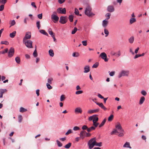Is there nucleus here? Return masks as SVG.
Masks as SVG:
<instances>
[{
  "instance_id": "1",
  "label": "nucleus",
  "mask_w": 149,
  "mask_h": 149,
  "mask_svg": "<svg viewBox=\"0 0 149 149\" xmlns=\"http://www.w3.org/2000/svg\"><path fill=\"white\" fill-rule=\"evenodd\" d=\"M115 127L117 130H118V131L120 132L118 134V136L119 137H122L124 136V131L120 123H118L116 125Z\"/></svg>"
},
{
  "instance_id": "2",
  "label": "nucleus",
  "mask_w": 149,
  "mask_h": 149,
  "mask_svg": "<svg viewBox=\"0 0 149 149\" xmlns=\"http://www.w3.org/2000/svg\"><path fill=\"white\" fill-rule=\"evenodd\" d=\"M96 138H93L91 139L88 142V145L90 149H92L94 146H95L96 143Z\"/></svg>"
},
{
  "instance_id": "3",
  "label": "nucleus",
  "mask_w": 149,
  "mask_h": 149,
  "mask_svg": "<svg viewBox=\"0 0 149 149\" xmlns=\"http://www.w3.org/2000/svg\"><path fill=\"white\" fill-rule=\"evenodd\" d=\"M92 8L89 6H87L85 11V13L86 15L89 17H91L94 15V14L92 13Z\"/></svg>"
},
{
  "instance_id": "4",
  "label": "nucleus",
  "mask_w": 149,
  "mask_h": 149,
  "mask_svg": "<svg viewBox=\"0 0 149 149\" xmlns=\"http://www.w3.org/2000/svg\"><path fill=\"white\" fill-rule=\"evenodd\" d=\"M129 74V71L128 70H123L119 73L118 77L120 78L122 77H128Z\"/></svg>"
},
{
  "instance_id": "5",
  "label": "nucleus",
  "mask_w": 149,
  "mask_h": 149,
  "mask_svg": "<svg viewBox=\"0 0 149 149\" xmlns=\"http://www.w3.org/2000/svg\"><path fill=\"white\" fill-rule=\"evenodd\" d=\"M25 45L28 48H33L32 46V42L31 40H27L25 42H23Z\"/></svg>"
},
{
  "instance_id": "6",
  "label": "nucleus",
  "mask_w": 149,
  "mask_h": 149,
  "mask_svg": "<svg viewBox=\"0 0 149 149\" xmlns=\"http://www.w3.org/2000/svg\"><path fill=\"white\" fill-rule=\"evenodd\" d=\"M15 53L14 49L11 47L9 49L8 54V56L10 58L12 57L14 55Z\"/></svg>"
},
{
  "instance_id": "7",
  "label": "nucleus",
  "mask_w": 149,
  "mask_h": 149,
  "mask_svg": "<svg viewBox=\"0 0 149 149\" xmlns=\"http://www.w3.org/2000/svg\"><path fill=\"white\" fill-rule=\"evenodd\" d=\"M68 19L67 17L61 16L60 17L59 22L62 24L65 23L67 21Z\"/></svg>"
},
{
  "instance_id": "8",
  "label": "nucleus",
  "mask_w": 149,
  "mask_h": 149,
  "mask_svg": "<svg viewBox=\"0 0 149 149\" xmlns=\"http://www.w3.org/2000/svg\"><path fill=\"white\" fill-rule=\"evenodd\" d=\"M31 32H28L26 33V35L23 39V42H25L27 40V39H29L31 38Z\"/></svg>"
},
{
  "instance_id": "9",
  "label": "nucleus",
  "mask_w": 149,
  "mask_h": 149,
  "mask_svg": "<svg viewBox=\"0 0 149 149\" xmlns=\"http://www.w3.org/2000/svg\"><path fill=\"white\" fill-rule=\"evenodd\" d=\"M100 56L104 60L105 62H107L108 61V59L107 58V56L105 53H102L100 55Z\"/></svg>"
},
{
  "instance_id": "10",
  "label": "nucleus",
  "mask_w": 149,
  "mask_h": 149,
  "mask_svg": "<svg viewBox=\"0 0 149 149\" xmlns=\"http://www.w3.org/2000/svg\"><path fill=\"white\" fill-rule=\"evenodd\" d=\"M57 12L61 14H65L66 13V9L65 8H59L57 9Z\"/></svg>"
},
{
  "instance_id": "11",
  "label": "nucleus",
  "mask_w": 149,
  "mask_h": 149,
  "mask_svg": "<svg viewBox=\"0 0 149 149\" xmlns=\"http://www.w3.org/2000/svg\"><path fill=\"white\" fill-rule=\"evenodd\" d=\"M107 10L109 12H113L114 11L115 8L113 6L111 5L108 6Z\"/></svg>"
},
{
  "instance_id": "12",
  "label": "nucleus",
  "mask_w": 149,
  "mask_h": 149,
  "mask_svg": "<svg viewBox=\"0 0 149 149\" xmlns=\"http://www.w3.org/2000/svg\"><path fill=\"white\" fill-rule=\"evenodd\" d=\"M86 132L84 131H81L79 136L80 138L83 139L86 137Z\"/></svg>"
},
{
  "instance_id": "13",
  "label": "nucleus",
  "mask_w": 149,
  "mask_h": 149,
  "mask_svg": "<svg viewBox=\"0 0 149 149\" xmlns=\"http://www.w3.org/2000/svg\"><path fill=\"white\" fill-rule=\"evenodd\" d=\"M7 91L6 89H0V98H2L3 94L6 93Z\"/></svg>"
},
{
  "instance_id": "14",
  "label": "nucleus",
  "mask_w": 149,
  "mask_h": 149,
  "mask_svg": "<svg viewBox=\"0 0 149 149\" xmlns=\"http://www.w3.org/2000/svg\"><path fill=\"white\" fill-rule=\"evenodd\" d=\"M51 17L52 19L54 20V23H56V22H57L59 19V17L56 15L53 14L51 16Z\"/></svg>"
},
{
  "instance_id": "15",
  "label": "nucleus",
  "mask_w": 149,
  "mask_h": 149,
  "mask_svg": "<svg viewBox=\"0 0 149 149\" xmlns=\"http://www.w3.org/2000/svg\"><path fill=\"white\" fill-rule=\"evenodd\" d=\"M102 109H103L105 111L107 109V108L104 106L102 103H100L97 102H95Z\"/></svg>"
},
{
  "instance_id": "16",
  "label": "nucleus",
  "mask_w": 149,
  "mask_h": 149,
  "mask_svg": "<svg viewBox=\"0 0 149 149\" xmlns=\"http://www.w3.org/2000/svg\"><path fill=\"white\" fill-rule=\"evenodd\" d=\"M82 112V110L81 108L80 107H78L76 108L74 110V112L75 113H81Z\"/></svg>"
},
{
  "instance_id": "17",
  "label": "nucleus",
  "mask_w": 149,
  "mask_h": 149,
  "mask_svg": "<svg viewBox=\"0 0 149 149\" xmlns=\"http://www.w3.org/2000/svg\"><path fill=\"white\" fill-rule=\"evenodd\" d=\"M84 73H88L90 71V67L88 65H86L84 68Z\"/></svg>"
},
{
  "instance_id": "18",
  "label": "nucleus",
  "mask_w": 149,
  "mask_h": 149,
  "mask_svg": "<svg viewBox=\"0 0 149 149\" xmlns=\"http://www.w3.org/2000/svg\"><path fill=\"white\" fill-rule=\"evenodd\" d=\"M108 20H106V19H105L103 21L102 25L103 27L104 28H105L107 26L108 24Z\"/></svg>"
},
{
  "instance_id": "19",
  "label": "nucleus",
  "mask_w": 149,
  "mask_h": 149,
  "mask_svg": "<svg viewBox=\"0 0 149 149\" xmlns=\"http://www.w3.org/2000/svg\"><path fill=\"white\" fill-rule=\"evenodd\" d=\"M123 147L124 148H131V147L130 145V143L129 142H126L123 146Z\"/></svg>"
},
{
  "instance_id": "20",
  "label": "nucleus",
  "mask_w": 149,
  "mask_h": 149,
  "mask_svg": "<svg viewBox=\"0 0 149 149\" xmlns=\"http://www.w3.org/2000/svg\"><path fill=\"white\" fill-rule=\"evenodd\" d=\"M48 32L49 34L51 35L52 37H54V36H55V34L52 31V29L50 28L48 30Z\"/></svg>"
},
{
  "instance_id": "21",
  "label": "nucleus",
  "mask_w": 149,
  "mask_h": 149,
  "mask_svg": "<svg viewBox=\"0 0 149 149\" xmlns=\"http://www.w3.org/2000/svg\"><path fill=\"white\" fill-rule=\"evenodd\" d=\"M120 132L118 131V130L116 129H113V131L111 132V135L115 134L116 133L119 134Z\"/></svg>"
},
{
  "instance_id": "22",
  "label": "nucleus",
  "mask_w": 149,
  "mask_h": 149,
  "mask_svg": "<svg viewBox=\"0 0 149 149\" xmlns=\"http://www.w3.org/2000/svg\"><path fill=\"white\" fill-rule=\"evenodd\" d=\"M136 21V20L135 18H132L130 20V24H132L133 23L135 22Z\"/></svg>"
},
{
  "instance_id": "23",
  "label": "nucleus",
  "mask_w": 149,
  "mask_h": 149,
  "mask_svg": "<svg viewBox=\"0 0 149 149\" xmlns=\"http://www.w3.org/2000/svg\"><path fill=\"white\" fill-rule=\"evenodd\" d=\"M95 127L93 126H91L87 129V132H90L91 131L95 130Z\"/></svg>"
},
{
  "instance_id": "24",
  "label": "nucleus",
  "mask_w": 149,
  "mask_h": 149,
  "mask_svg": "<svg viewBox=\"0 0 149 149\" xmlns=\"http://www.w3.org/2000/svg\"><path fill=\"white\" fill-rule=\"evenodd\" d=\"M145 98L144 97H141L140 100L139 104H142L145 101Z\"/></svg>"
},
{
  "instance_id": "25",
  "label": "nucleus",
  "mask_w": 149,
  "mask_h": 149,
  "mask_svg": "<svg viewBox=\"0 0 149 149\" xmlns=\"http://www.w3.org/2000/svg\"><path fill=\"white\" fill-rule=\"evenodd\" d=\"M106 121V118H104V120L102 121L100 125H99V127L100 128L103 126L105 123Z\"/></svg>"
},
{
  "instance_id": "26",
  "label": "nucleus",
  "mask_w": 149,
  "mask_h": 149,
  "mask_svg": "<svg viewBox=\"0 0 149 149\" xmlns=\"http://www.w3.org/2000/svg\"><path fill=\"white\" fill-rule=\"evenodd\" d=\"M49 55L52 57H53L54 55V53L52 49H50L49 51Z\"/></svg>"
},
{
  "instance_id": "27",
  "label": "nucleus",
  "mask_w": 149,
  "mask_h": 149,
  "mask_svg": "<svg viewBox=\"0 0 149 149\" xmlns=\"http://www.w3.org/2000/svg\"><path fill=\"white\" fill-rule=\"evenodd\" d=\"M16 33V31H13L12 33H10V36L12 38H13L15 37V34Z\"/></svg>"
},
{
  "instance_id": "28",
  "label": "nucleus",
  "mask_w": 149,
  "mask_h": 149,
  "mask_svg": "<svg viewBox=\"0 0 149 149\" xmlns=\"http://www.w3.org/2000/svg\"><path fill=\"white\" fill-rule=\"evenodd\" d=\"M97 115H95V116H94L93 119V122H97L98 120V118L97 117L95 116H97Z\"/></svg>"
},
{
  "instance_id": "29",
  "label": "nucleus",
  "mask_w": 149,
  "mask_h": 149,
  "mask_svg": "<svg viewBox=\"0 0 149 149\" xmlns=\"http://www.w3.org/2000/svg\"><path fill=\"white\" fill-rule=\"evenodd\" d=\"M40 33H41L42 34H43L44 35H45L47 36H48V33L45 31V30H40Z\"/></svg>"
},
{
  "instance_id": "30",
  "label": "nucleus",
  "mask_w": 149,
  "mask_h": 149,
  "mask_svg": "<svg viewBox=\"0 0 149 149\" xmlns=\"http://www.w3.org/2000/svg\"><path fill=\"white\" fill-rule=\"evenodd\" d=\"M65 96L64 95H62L60 97V100L62 102L65 100Z\"/></svg>"
},
{
  "instance_id": "31",
  "label": "nucleus",
  "mask_w": 149,
  "mask_h": 149,
  "mask_svg": "<svg viewBox=\"0 0 149 149\" xmlns=\"http://www.w3.org/2000/svg\"><path fill=\"white\" fill-rule=\"evenodd\" d=\"M111 14L110 13H107L105 15V17L107 18L105 19L106 20H108L110 18V16Z\"/></svg>"
},
{
  "instance_id": "32",
  "label": "nucleus",
  "mask_w": 149,
  "mask_h": 149,
  "mask_svg": "<svg viewBox=\"0 0 149 149\" xmlns=\"http://www.w3.org/2000/svg\"><path fill=\"white\" fill-rule=\"evenodd\" d=\"M134 37L133 36H131L129 39V41L130 43H132L134 41Z\"/></svg>"
},
{
  "instance_id": "33",
  "label": "nucleus",
  "mask_w": 149,
  "mask_h": 149,
  "mask_svg": "<svg viewBox=\"0 0 149 149\" xmlns=\"http://www.w3.org/2000/svg\"><path fill=\"white\" fill-rule=\"evenodd\" d=\"M8 48H6L4 49L3 50L1 51L0 52L2 54H4L8 52Z\"/></svg>"
},
{
  "instance_id": "34",
  "label": "nucleus",
  "mask_w": 149,
  "mask_h": 149,
  "mask_svg": "<svg viewBox=\"0 0 149 149\" xmlns=\"http://www.w3.org/2000/svg\"><path fill=\"white\" fill-rule=\"evenodd\" d=\"M72 143H69L66 145L65 146V148L66 149L69 148L71 146Z\"/></svg>"
},
{
  "instance_id": "35",
  "label": "nucleus",
  "mask_w": 149,
  "mask_h": 149,
  "mask_svg": "<svg viewBox=\"0 0 149 149\" xmlns=\"http://www.w3.org/2000/svg\"><path fill=\"white\" fill-rule=\"evenodd\" d=\"M15 60L16 62L18 64H19L20 62V59L19 57L17 56L15 58Z\"/></svg>"
},
{
  "instance_id": "36",
  "label": "nucleus",
  "mask_w": 149,
  "mask_h": 149,
  "mask_svg": "<svg viewBox=\"0 0 149 149\" xmlns=\"http://www.w3.org/2000/svg\"><path fill=\"white\" fill-rule=\"evenodd\" d=\"M113 115L112 114L108 118V121H111L113 118Z\"/></svg>"
},
{
  "instance_id": "37",
  "label": "nucleus",
  "mask_w": 149,
  "mask_h": 149,
  "mask_svg": "<svg viewBox=\"0 0 149 149\" xmlns=\"http://www.w3.org/2000/svg\"><path fill=\"white\" fill-rule=\"evenodd\" d=\"M18 119L19 122L20 123L23 120V118L22 115H19L18 116Z\"/></svg>"
},
{
  "instance_id": "38",
  "label": "nucleus",
  "mask_w": 149,
  "mask_h": 149,
  "mask_svg": "<svg viewBox=\"0 0 149 149\" xmlns=\"http://www.w3.org/2000/svg\"><path fill=\"white\" fill-rule=\"evenodd\" d=\"M33 55L35 57H36L38 56V53L37 52L36 48L35 49L33 53Z\"/></svg>"
},
{
  "instance_id": "39",
  "label": "nucleus",
  "mask_w": 149,
  "mask_h": 149,
  "mask_svg": "<svg viewBox=\"0 0 149 149\" xmlns=\"http://www.w3.org/2000/svg\"><path fill=\"white\" fill-rule=\"evenodd\" d=\"M27 110L24 108L21 107L20 108V111L21 112H23L25 111H26Z\"/></svg>"
},
{
  "instance_id": "40",
  "label": "nucleus",
  "mask_w": 149,
  "mask_h": 149,
  "mask_svg": "<svg viewBox=\"0 0 149 149\" xmlns=\"http://www.w3.org/2000/svg\"><path fill=\"white\" fill-rule=\"evenodd\" d=\"M1 43V44H5L6 45H8L9 44V42L7 41H2Z\"/></svg>"
},
{
  "instance_id": "41",
  "label": "nucleus",
  "mask_w": 149,
  "mask_h": 149,
  "mask_svg": "<svg viewBox=\"0 0 149 149\" xmlns=\"http://www.w3.org/2000/svg\"><path fill=\"white\" fill-rule=\"evenodd\" d=\"M79 55V53L78 52H75L73 54L72 56L75 57H78Z\"/></svg>"
},
{
  "instance_id": "42",
  "label": "nucleus",
  "mask_w": 149,
  "mask_h": 149,
  "mask_svg": "<svg viewBox=\"0 0 149 149\" xmlns=\"http://www.w3.org/2000/svg\"><path fill=\"white\" fill-rule=\"evenodd\" d=\"M7 1V0H0V3L3 5H4Z\"/></svg>"
},
{
  "instance_id": "43",
  "label": "nucleus",
  "mask_w": 149,
  "mask_h": 149,
  "mask_svg": "<svg viewBox=\"0 0 149 149\" xmlns=\"http://www.w3.org/2000/svg\"><path fill=\"white\" fill-rule=\"evenodd\" d=\"M56 142L58 146L61 147L62 146V144L58 140H56Z\"/></svg>"
},
{
  "instance_id": "44",
  "label": "nucleus",
  "mask_w": 149,
  "mask_h": 149,
  "mask_svg": "<svg viewBox=\"0 0 149 149\" xmlns=\"http://www.w3.org/2000/svg\"><path fill=\"white\" fill-rule=\"evenodd\" d=\"M104 32L105 34L106 35L105 36H107L108 35H109V32L106 29H104Z\"/></svg>"
},
{
  "instance_id": "45",
  "label": "nucleus",
  "mask_w": 149,
  "mask_h": 149,
  "mask_svg": "<svg viewBox=\"0 0 149 149\" xmlns=\"http://www.w3.org/2000/svg\"><path fill=\"white\" fill-rule=\"evenodd\" d=\"M98 65L99 63L97 62H96L93 65L92 67L93 68H97L98 67Z\"/></svg>"
},
{
  "instance_id": "46",
  "label": "nucleus",
  "mask_w": 149,
  "mask_h": 149,
  "mask_svg": "<svg viewBox=\"0 0 149 149\" xmlns=\"http://www.w3.org/2000/svg\"><path fill=\"white\" fill-rule=\"evenodd\" d=\"M93 125L94 126V127H95V128L97 127L99 124V123H97V122H93Z\"/></svg>"
},
{
  "instance_id": "47",
  "label": "nucleus",
  "mask_w": 149,
  "mask_h": 149,
  "mask_svg": "<svg viewBox=\"0 0 149 149\" xmlns=\"http://www.w3.org/2000/svg\"><path fill=\"white\" fill-rule=\"evenodd\" d=\"M73 16L72 15H70L69 17V19L70 22H72L73 21Z\"/></svg>"
},
{
  "instance_id": "48",
  "label": "nucleus",
  "mask_w": 149,
  "mask_h": 149,
  "mask_svg": "<svg viewBox=\"0 0 149 149\" xmlns=\"http://www.w3.org/2000/svg\"><path fill=\"white\" fill-rule=\"evenodd\" d=\"M77 29L76 27H75L73 30L72 32V34H74L77 31Z\"/></svg>"
},
{
  "instance_id": "49",
  "label": "nucleus",
  "mask_w": 149,
  "mask_h": 149,
  "mask_svg": "<svg viewBox=\"0 0 149 149\" xmlns=\"http://www.w3.org/2000/svg\"><path fill=\"white\" fill-rule=\"evenodd\" d=\"M74 13L77 15H78L79 14V11L77 8H75V9Z\"/></svg>"
},
{
  "instance_id": "50",
  "label": "nucleus",
  "mask_w": 149,
  "mask_h": 149,
  "mask_svg": "<svg viewBox=\"0 0 149 149\" xmlns=\"http://www.w3.org/2000/svg\"><path fill=\"white\" fill-rule=\"evenodd\" d=\"M88 128V127L86 125H84L82 127V129L83 130H87V129Z\"/></svg>"
},
{
  "instance_id": "51",
  "label": "nucleus",
  "mask_w": 149,
  "mask_h": 149,
  "mask_svg": "<svg viewBox=\"0 0 149 149\" xmlns=\"http://www.w3.org/2000/svg\"><path fill=\"white\" fill-rule=\"evenodd\" d=\"M40 21H38L36 22V26L38 29H39L40 27Z\"/></svg>"
},
{
  "instance_id": "52",
  "label": "nucleus",
  "mask_w": 149,
  "mask_h": 149,
  "mask_svg": "<svg viewBox=\"0 0 149 149\" xmlns=\"http://www.w3.org/2000/svg\"><path fill=\"white\" fill-rule=\"evenodd\" d=\"M83 91H78L75 92V94L76 95H79V94L83 93Z\"/></svg>"
},
{
  "instance_id": "53",
  "label": "nucleus",
  "mask_w": 149,
  "mask_h": 149,
  "mask_svg": "<svg viewBox=\"0 0 149 149\" xmlns=\"http://www.w3.org/2000/svg\"><path fill=\"white\" fill-rule=\"evenodd\" d=\"M47 87L49 89H51L52 88V87L51 86L49 83H47L46 84Z\"/></svg>"
},
{
  "instance_id": "54",
  "label": "nucleus",
  "mask_w": 149,
  "mask_h": 149,
  "mask_svg": "<svg viewBox=\"0 0 149 149\" xmlns=\"http://www.w3.org/2000/svg\"><path fill=\"white\" fill-rule=\"evenodd\" d=\"M82 43L83 45L84 46H86L87 45V41L85 40V41H83L82 42Z\"/></svg>"
},
{
  "instance_id": "55",
  "label": "nucleus",
  "mask_w": 149,
  "mask_h": 149,
  "mask_svg": "<svg viewBox=\"0 0 149 149\" xmlns=\"http://www.w3.org/2000/svg\"><path fill=\"white\" fill-rule=\"evenodd\" d=\"M71 133H72V130L70 129L68 130V131L65 134L66 135H68Z\"/></svg>"
},
{
  "instance_id": "56",
  "label": "nucleus",
  "mask_w": 149,
  "mask_h": 149,
  "mask_svg": "<svg viewBox=\"0 0 149 149\" xmlns=\"http://www.w3.org/2000/svg\"><path fill=\"white\" fill-rule=\"evenodd\" d=\"M141 93L142 95L144 96L146 95L147 94L146 92L144 90L142 91L141 92Z\"/></svg>"
},
{
  "instance_id": "57",
  "label": "nucleus",
  "mask_w": 149,
  "mask_h": 149,
  "mask_svg": "<svg viewBox=\"0 0 149 149\" xmlns=\"http://www.w3.org/2000/svg\"><path fill=\"white\" fill-rule=\"evenodd\" d=\"M53 80V79L52 78H49L48 79V82L49 84L52 83V81Z\"/></svg>"
},
{
  "instance_id": "58",
  "label": "nucleus",
  "mask_w": 149,
  "mask_h": 149,
  "mask_svg": "<svg viewBox=\"0 0 149 149\" xmlns=\"http://www.w3.org/2000/svg\"><path fill=\"white\" fill-rule=\"evenodd\" d=\"M95 146H99V147H100V146H102V143L100 142L99 143H98L96 142Z\"/></svg>"
},
{
  "instance_id": "59",
  "label": "nucleus",
  "mask_w": 149,
  "mask_h": 149,
  "mask_svg": "<svg viewBox=\"0 0 149 149\" xmlns=\"http://www.w3.org/2000/svg\"><path fill=\"white\" fill-rule=\"evenodd\" d=\"M80 129L79 127L77 126H75L73 127V130L74 131H77L79 130Z\"/></svg>"
},
{
  "instance_id": "60",
  "label": "nucleus",
  "mask_w": 149,
  "mask_h": 149,
  "mask_svg": "<svg viewBox=\"0 0 149 149\" xmlns=\"http://www.w3.org/2000/svg\"><path fill=\"white\" fill-rule=\"evenodd\" d=\"M4 8V5L2 4L0 6V11H2Z\"/></svg>"
},
{
  "instance_id": "61",
  "label": "nucleus",
  "mask_w": 149,
  "mask_h": 149,
  "mask_svg": "<svg viewBox=\"0 0 149 149\" xmlns=\"http://www.w3.org/2000/svg\"><path fill=\"white\" fill-rule=\"evenodd\" d=\"M31 5L33 7H34L35 8H36L37 7H36V4H35V2H32L31 3Z\"/></svg>"
},
{
  "instance_id": "62",
  "label": "nucleus",
  "mask_w": 149,
  "mask_h": 149,
  "mask_svg": "<svg viewBox=\"0 0 149 149\" xmlns=\"http://www.w3.org/2000/svg\"><path fill=\"white\" fill-rule=\"evenodd\" d=\"M120 51H118L117 53H116V54L115 55V56L117 57H118L120 56Z\"/></svg>"
},
{
  "instance_id": "63",
  "label": "nucleus",
  "mask_w": 149,
  "mask_h": 149,
  "mask_svg": "<svg viewBox=\"0 0 149 149\" xmlns=\"http://www.w3.org/2000/svg\"><path fill=\"white\" fill-rule=\"evenodd\" d=\"M88 113L91 114L94 113L93 110H89L87 112Z\"/></svg>"
},
{
  "instance_id": "64",
  "label": "nucleus",
  "mask_w": 149,
  "mask_h": 149,
  "mask_svg": "<svg viewBox=\"0 0 149 149\" xmlns=\"http://www.w3.org/2000/svg\"><path fill=\"white\" fill-rule=\"evenodd\" d=\"M15 24V21L13 20L12 21L11 23V26H13Z\"/></svg>"
}]
</instances>
